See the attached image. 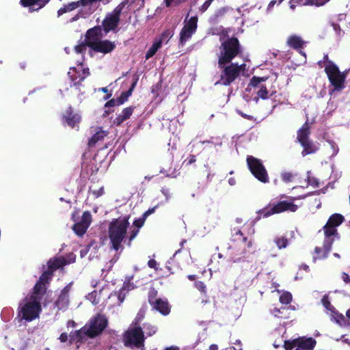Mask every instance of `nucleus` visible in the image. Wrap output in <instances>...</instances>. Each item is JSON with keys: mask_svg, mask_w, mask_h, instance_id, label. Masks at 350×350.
<instances>
[{"mask_svg": "<svg viewBox=\"0 0 350 350\" xmlns=\"http://www.w3.org/2000/svg\"><path fill=\"white\" fill-rule=\"evenodd\" d=\"M252 246V240L244 236L240 229L234 228L232 230L231 244L229 246L230 261L237 263L243 260L248 253V249Z\"/></svg>", "mask_w": 350, "mask_h": 350, "instance_id": "nucleus-1", "label": "nucleus"}, {"mask_svg": "<svg viewBox=\"0 0 350 350\" xmlns=\"http://www.w3.org/2000/svg\"><path fill=\"white\" fill-rule=\"evenodd\" d=\"M129 226V217L113 219L109 225L108 237L111 248L115 251L122 250V241L125 239Z\"/></svg>", "mask_w": 350, "mask_h": 350, "instance_id": "nucleus-2", "label": "nucleus"}, {"mask_svg": "<svg viewBox=\"0 0 350 350\" xmlns=\"http://www.w3.org/2000/svg\"><path fill=\"white\" fill-rule=\"evenodd\" d=\"M218 67L230 64L233 59L242 53L241 46L237 38H227L221 42L219 48Z\"/></svg>", "mask_w": 350, "mask_h": 350, "instance_id": "nucleus-3", "label": "nucleus"}, {"mask_svg": "<svg viewBox=\"0 0 350 350\" xmlns=\"http://www.w3.org/2000/svg\"><path fill=\"white\" fill-rule=\"evenodd\" d=\"M284 197L286 198V200H280L272 204H269L265 208L258 211L256 212L258 215L256 217V219L260 220L262 217L266 218L271 215L284 212H296L298 209V206L294 203L295 198L282 195L280 199Z\"/></svg>", "mask_w": 350, "mask_h": 350, "instance_id": "nucleus-4", "label": "nucleus"}, {"mask_svg": "<svg viewBox=\"0 0 350 350\" xmlns=\"http://www.w3.org/2000/svg\"><path fill=\"white\" fill-rule=\"evenodd\" d=\"M345 220V217L342 215L334 213L330 215L327 223L323 227L327 250H329L330 244L334 242L336 238L338 239L340 238L337 227L342 224Z\"/></svg>", "mask_w": 350, "mask_h": 350, "instance_id": "nucleus-5", "label": "nucleus"}, {"mask_svg": "<svg viewBox=\"0 0 350 350\" xmlns=\"http://www.w3.org/2000/svg\"><path fill=\"white\" fill-rule=\"evenodd\" d=\"M145 339L144 332L139 325L128 329L122 338L124 345L132 349H144Z\"/></svg>", "mask_w": 350, "mask_h": 350, "instance_id": "nucleus-6", "label": "nucleus"}, {"mask_svg": "<svg viewBox=\"0 0 350 350\" xmlns=\"http://www.w3.org/2000/svg\"><path fill=\"white\" fill-rule=\"evenodd\" d=\"M42 310L41 304L35 299L27 300L26 298L24 302H21L18 307V315L22 319L30 322L39 317Z\"/></svg>", "mask_w": 350, "mask_h": 350, "instance_id": "nucleus-7", "label": "nucleus"}, {"mask_svg": "<svg viewBox=\"0 0 350 350\" xmlns=\"http://www.w3.org/2000/svg\"><path fill=\"white\" fill-rule=\"evenodd\" d=\"M221 69L219 83L225 86L232 84L239 78L241 71L245 70V64L239 65L237 63H230L228 65L224 64L223 67H219ZM219 83L217 82L216 84Z\"/></svg>", "mask_w": 350, "mask_h": 350, "instance_id": "nucleus-8", "label": "nucleus"}, {"mask_svg": "<svg viewBox=\"0 0 350 350\" xmlns=\"http://www.w3.org/2000/svg\"><path fill=\"white\" fill-rule=\"evenodd\" d=\"M246 163L251 174L260 182L267 183L269 182V177L267 171L262 161L252 155L246 158Z\"/></svg>", "mask_w": 350, "mask_h": 350, "instance_id": "nucleus-9", "label": "nucleus"}, {"mask_svg": "<svg viewBox=\"0 0 350 350\" xmlns=\"http://www.w3.org/2000/svg\"><path fill=\"white\" fill-rule=\"evenodd\" d=\"M325 72L334 90L341 91L345 88V77L340 75L338 67L333 62H329V65L325 67Z\"/></svg>", "mask_w": 350, "mask_h": 350, "instance_id": "nucleus-10", "label": "nucleus"}, {"mask_svg": "<svg viewBox=\"0 0 350 350\" xmlns=\"http://www.w3.org/2000/svg\"><path fill=\"white\" fill-rule=\"evenodd\" d=\"M269 79L268 77H256L253 76L249 83V86L258 89L256 92V94L258 98H260L262 100H267L269 97L273 96L276 94V90L273 88L272 86L269 90L267 85L262 84V82H265Z\"/></svg>", "mask_w": 350, "mask_h": 350, "instance_id": "nucleus-11", "label": "nucleus"}, {"mask_svg": "<svg viewBox=\"0 0 350 350\" xmlns=\"http://www.w3.org/2000/svg\"><path fill=\"white\" fill-rule=\"evenodd\" d=\"M108 321L105 315L98 314L90 321L88 329L89 338H93L100 335L107 327Z\"/></svg>", "mask_w": 350, "mask_h": 350, "instance_id": "nucleus-12", "label": "nucleus"}, {"mask_svg": "<svg viewBox=\"0 0 350 350\" xmlns=\"http://www.w3.org/2000/svg\"><path fill=\"white\" fill-rule=\"evenodd\" d=\"M198 17L191 16L185 23L180 32L179 44L183 46L196 33L198 28Z\"/></svg>", "mask_w": 350, "mask_h": 350, "instance_id": "nucleus-13", "label": "nucleus"}, {"mask_svg": "<svg viewBox=\"0 0 350 350\" xmlns=\"http://www.w3.org/2000/svg\"><path fill=\"white\" fill-rule=\"evenodd\" d=\"M81 120V116L78 113L75 112L71 106L68 107L62 114V121L63 124L68 125L72 129L76 128L78 130Z\"/></svg>", "mask_w": 350, "mask_h": 350, "instance_id": "nucleus-14", "label": "nucleus"}, {"mask_svg": "<svg viewBox=\"0 0 350 350\" xmlns=\"http://www.w3.org/2000/svg\"><path fill=\"white\" fill-rule=\"evenodd\" d=\"M92 222V215L89 211H85L81 217V220L72 226V230L76 234L82 237L87 231Z\"/></svg>", "mask_w": 350, "mask_h": 350, "instance_id": "nucleus-15", "label": "nucleus"}, {"mask_svg": "<svg viewBox=\"0 0 350 350\" xmlns=\"http://www.w3.org/2000/svg\"><path fill=\"white\" fill-rule=\"evenodd\" d=\"M72 283L67 284L61 291L57 299L54 302L55 306L58 310H66L69 306V293L71 290Z\"/></svg>", "mask_w": 350, "mask_h": 350, "instance_id": "nucleus-16", "label": "nucleus"}, {"mask_svg": "<svg viewBox=\"0 0 350 350\" xmlns=\"http://www.w3.org/2000/svg\"><path fill=\"white\" fill-rule=\"evenodd\" d=\"M89 47L94 51L107 54L112 52L116 49V44L109 40H100L98 42L89 43Z\"/></svg>", "mask_w": 350, "mask_h": 350, "instance_id": "nucleus-17", "label": "nucleus"}, {"mask_svg": "<svg viewBox=\"0 0 350 350\" xmlns=\"http://www.w3.org/2000/svg\"><path fill=\"white\" fill-rule=\"evenodd\" d=\"M111 0H79V5L81 10L85 12L84 15L90 16L93 14L99 7L100 2L104 4L109 3Z\"/></svg>", "mask_w": 350, "mask_h": 350, "instance_id": "nucleus-18", "label": "nucleus"}, {"mask_svg": "<svg viewBox=\"0 0 350 350\" xmlns=\"http://www.w3.org/2000/svg\"><path fill=\"white\" fill-rule=\"evenodd\" d=\"M119 25L120 21L107 13L100 26L105 34L107 35L110 31L118 32Z\"/></svg>", "mask_w": 350, "mask_h": 350, "instance_id": "nucleus-19", "label": "nucleus"}, {"mask_svg": "<svg viewBox=\"0 0 350 350\" xmlns=\"http://www.w3.org/2000/svg\"><path fill=\"white\" fill-rule=\"evenodd\" d=\"M103 36L102 28L100 25L94 26L92 28L89 29L85 33V39L87 44L89 46L90 42H98L100 41V38Z\"/></svg>", "mask_w": 350, "mask_h": 350, "instance_id": "nucleus-20", "label": "nucleus"}, {"mask_svg": "<svg viewBox=\"0 0 350 350\" xmlns=\"http://www.w3.org/2000/svg\"><path fill=\"white\" fill-rule=\"evenodd\" d=\"M317 341L312 337H299L297 338V346L295 350H314Z\"/></svg>", "mask_w": 350, "mask_h": 350, "instance_id": "nucleus-21", "label": "nucleus"}, {"mask_svg": "<svg viewBox=\"0 0 350 350\" xmlns=\"http://www.w3.org/2000/svg\"><path fill=\"white\" fill-rule=\"evenodd\" d=\"M150 306L154 310L158 311L163 316L169 314L171 311V306L166 299L159 298L157 301H154L153 305Z\"/></svg>", "mask_w": 350, "mask_h": 350, "instance_id": "nucleus-22", "label": "nucleus"}, {"mask_svg": "<svg viewBox=\"0 0 350 350\" xmlns=\"http://www.w3.org/2000/svg\"><path fill=\"white\" fill-rule=\"evenodd\" d=\"M286 43L289 47L298 50L301 54L304 55V56L306 55L305 53L302 51L305 42L300 36L297 35H291L288 38Z\"/></svg>", "mask_w": 350, "mask_h": 350, "instance_id": "nucleus-23", "label": "nucleus"}, {"mask_svg": "<svg viewBox=\"0 0 350 350\" xmlns=\"http://www.w3.org/2000/svg\"><path fill=\"white\" fill-rule=\"evenodd\" d=\"M86 336H88L89 338L88 329L85 325V326H83L80 329L76 330L70 334L69 342L70 345H72L74 342L81 343V342H83V340H85Z\"/></svg>", "mask_w": 350, "mask_h": 350, "instance_id": "nucleus-24", "label": "nucleus"}, {"mask_svg": "<svg viewBox=\"0 0 350 350\" xmlns=\"http://www.w3.org/2000/svg\"><path fill=\"white\" fill-rule=\"evenodd\" d=\"M135 109V106H129L124 108L122 113L114 119L113 124L116 126H120L125 120L130 118Z\"/></svg>", "mask_w": 350, "mask_h": 350, "instance_id": "nucleus-25", "label": "nucleus"}, {"mask_svg": "<svg viewBox=\"0 0 350 350\" xmlns=\"http://www.w3.org/2000/svg\"><path fill=\"white\" fill-rule=\"evenodd\" d=\"M46 293V287L44 284L36 282L33 288L32 294L30 295V299H35L41 301L42 297Z\"/></svg>", "mask_w": 350, "mask_h": 350, "instance_id": "nucleus-26", "label": "nucleus"}, {"mask_svg": "<svg viewBox=\"0 0 350 350\" xmlns=\"http://www.w3.org/2000/svg\"><path fill=\"white\" fill-rule=\"evenodd\" d=\"M325 238L323 241V247H316L314 248V255L313 256V261L315 262L317 260H321V259H325L328 256V254H329L333 243L330 244V247L329 250H327V248L325 247Z\"/></svg>", "mask_w": 350, "mask_h": 350, "instance_id": "nucleus-27", "label": "nucleus"}, {"mask_svg": "<svg viewBox=\"0 0 350 350\" xmlns=\"http://www.w3.org/2000/svg\"><path fill=\"white\" fill-rule=\"evenodd\" d=\"M310 135V126L306 121L301 127L297 131V139L299 144L304 143L310 140L309 136Z\"/></svg>", "mask_w": 350, "mask_h": 350, "instance_id": "nucleus-28", "label": "nucleus"}, {"mask_svg": "<svg viewBox=\"0 0 350 350\" xmlns=\"http://www.w3.org/2000/svg\"><path fill=\"white\" fill-rule=\"evenodd\" d=\"M48 271L53 274V272L59 268H62L64 266L66 265V262H65V258L63 256L55 258L53 259H50L48 262Z\"/></svg>", "mask_w": 350, "mask_h": 350, "instance_id": "nucleus-29", "label": "nucleus"}, {"mask_svg": "<svg viewBox=\"0 0 350 350\" xmlns=\"http://www.w3.org/2000/svg\"><path fill=\"white\" fill-rule=\"evenodd\" d=\"M321 303L323 306L332 313L333 317L336 319L337 322L343 319V316L338 312L336 308L331 304L327 295H324L321 299Z\"/></svg>", "mask_w": 350, "mask_h": 350, "instance_id": "nucleus-30", "label": "nucleus"}, {"mask_svg": "<svg viewBox=\"0 0 350 350\" xmlns=\"http://www.w3.org/2000/svg\"><path fill=\"white\" fill-rule=\"evenodd\" d=\"M300 144L303 147V150L301 152V155L303 157H305L308 154H314L319 150L318 146L316 145L310 139Z\"/></svg>", "mask_w": 350, "mask_h": 350, "instance_id": "nucleus-31", "label": "nucleus"}, {"mask_svg": "<svg viewBox=\"0 0 350 350\" xmlns=\"http://www.w3.org/2000/svg\"><path fill=\"white\" fill-rule=\"evenodd\" d=\"M137 81H138V78L136 77L133 80L130 88L127 91L122 92L121 93L120 96L117 98L118 99V105H121L124 104L126 101H127L129 97L130 96H131L132 92L137 85Z\"/></svg>", "mask_w": 350, "mask_h": 350, "instance_id": "nucleus-32", "label": "nucleus"}, {"mask_svg": "<svg viewBox=\"0 0 350 350\" xmlns=\"http://www.w3.org/2000/svg\"><path fill=\"white\" fill-rule=\"evenodd\" d=\"M107 131L103 130L97 131L90 139H89L88 146H94L98 142L103 140L105 137L107 135Z\"/></svg>", "mask_w": 350, "mask_h": 350, "instance_id": "nucleus-33", "label": "nucleus"}, {"mask_svg": "<svg viewBox=\"0 0 350 350\" xmlns=\"http://www.w3.org/2000/svg\"><path fill=\"white\" fill-rule=\"evenodd\" d=\"M50 0H21V4L26 8L30 7L34 5H38L39 8H43Z\"/></svg>", "mask_w": 350, "mask_h": 350, "instance_id": "nucleus-34", "label": "nucleus"}, {"mask_svg": "<svg viewBox=\"0 0 350 350\" xmlns=\"http://www.w3.org/2000/svg\"><path fill=\"white\" fill-rule=\"evenodd\" d=\"M79 7H80V5H79V1L69 3L67 5H64L63 8H61L57 11V15H58V16H59L68 12L72 11Z\"/></svg>", "mask_w": 350, "mask_h": 350, "instance_id": "nucleus-35", "label": "nucleus"}, {"mask_svg": "<svg viewBox=\"0 0 350 350\" xmlns=\"http://www.w3.org/2000/svg\"><path fill=\"white\" fill-rule=\"evenodd\" d=\"M161 40H156L146 53V59L153 57L157 51L161 47Z\"/></svg>", "mask_w": 350, "mask_h": 350, "instance_id": "nucleus-36", "label": "nucleus"}, {"mask_svg": "<svg viewBox=\"0 0 350 350\" xmlns=\"http://www.w3.org/2000/svg\"><path fill=\"white\" fill-rule=\"evenodd\" d=\"M273 242L279 250L286 248L288 245V239L285 236H277L274 238Z\"/></svg>", "mask_w": 350, "mask_h": 350, "instance_id": "nucleus-37", "label": "nucleus"}, {"mask_svg": "<svg viewBox=\"0 0 350 350\" xmlns=\"http://www.w3.org/2000/svg\"><path fill=\"white\" fill-rule=\"evenodd\" d=\"M126 4L127 1H124L121 2L113 9V10L111 12H109L108 14L120 21V16Z\"/></svg>", "mask_w": 350, "mask_h": 350, "instance_id": "nucleus-38", "label": "nucleus"}, {"mask_svg": "<svg viewBox=\"0 0 350 350\" xmlns=\"http://www.w3.org/2000/svg\"><path fill=\"white\" fill-rule=\"evenodd\" d=\"M82 73H83V77H81L80 78V80L79 81H76L77 80V77L76 76H73V75H70V79L71 81L73 82V85L74 86H79L81 83V82L88 77L90 75V70H89V68H84L82 69Z\"/></svg>", "mask_w": 350, "mask_h": 350, "instance_id": "nucleus-39", "label": "nucleus"}, {"mask_svg": "<svg viewBox=\"0 0 350 350\" xmlns=\"http://www.w3.org/2000/svg\"><path fill=\"white\" fill-rule=\"evenodd\" d=\"M174 27L167 29L162 33L160 38H159L158 40H161V44L163 42H165V43H167L170 40V39L174 36Z\"/></svg>", "mask_w": 350, "mask_h": 350, "instance_id": "nucleus-40", "label": "nucleus"}, {"mask_svg": "<svg viewBox=\"0 0 350 350\" xmlns=\"http://www.w3.org/2000/svg\"><path fill=\"white\" fill-rule=\"evenodd\" d=\"M52 275L53 273L46 270L41 274L37 282L46 286V284H48L51 280Z\"/></svg>", "mask_w": 350, "mask_h": 350, "instance_id": "nucleus-41", "label": "nucleus"}, {"mask_svg": "<svg viewBox=\"0 0 350 350\" xmlns=\"http://www.w3.org/2000/svg\"><path fill=\"white\" fill-rule=\"evenodd\" d=\"M157 295L158 292L155 288H152L150 289L148 295V300L150 305H153L154 304V301L159 299Z\"/></svg>", "mask_w": 350, "mask_h": 350, "instance_id": "nucleus-42", "label": "nucleus"}, {"mask_svg": "<svg viewBox=\"0 0 350 350\" xmlns=\"http://www.w3.org/2000/svg\"><path fill=\"white\" fill-rule=\"evenodd\" d=\"M292 299V295L289 292H284L280 296V301L283 304H290Z\"/></svg>", "mask_w": 350, "mask_h": 350, "instance_id": "nucleus-43", "label": "nucleus"}, {"mask_svg": "<svg viewBox=\"0 0 350 350\" xmlns=\"http://www.w3.org/2000/svg\"><path fill=\"white\" fill-rule=\"evenodd\" d=\"M290 7L294 9L296 6L303 5H311L310 0H291L289 1Z\"/></svg>", "mask_w": 350, "mask_h": 350, "instance_id": "nucleus-44", "label": "nucleus"}, {"mask_svg": "<svg viewBox=\"0 0 350 350\" xmlns=\"http://www.w3.org/2000/svg\"><path fill=\"white\" fill-rule=\"evenodd\" d=\"M297 346V338L293 340H287L284 342L283 347L285 350H292L293 349H296Z\"/></svg>", "mask_w": 350, "mask_h": 350, "instance_id": "nucleus-45", "label": "nucleus"}, {"mask_svg": "<svg viewBox=\"0 0 350 350\" xmlns=\"http://www.w3.org/2000/svg\"><path fill=\"white\" fill-rule=\"evenodd\" d=\"M144 328L145 331L146 332V334L149 336L154 335L157 332V328L156 326L150 325L149 323H144Z\"/></svg>", "mask_w": 350, "mask_h": 350, "instance_id": "nucleus-46", "label": "nucleus"}, {"mask_svg": "<svg viewBox=\"0 0 350 350\" xmlns=\"http://www.w3.org/2000/svg\"><path fill=\"white\" fill-rule=\"evenodd\" d=\"M294 175L289 172H284L281 174L282 180L284 183H290L293 180Z\"/></svg>", "mask_w": 350, "mask_h": 350, "instance_id": "nucleus-47", "label": "nucleus"}, {"mask_svg": "<svg viewBox=\"0 0 350 350\" xmlns=\"http://www.w3.org/2000/svg\"><path fill=\"white\" fill-rule=\"evenodd\" d=\"M88 46L87 44V42L85 40L84 42H82L78 45L75 46V51L77 53H83L86 51V47Z\"/></svg>", "mask_w": 350, "mask_h": 350, "instance_id": "nucleus-48", "label": "nucleus"}, {"mask_svg": "<svg viewBox=\"0 0 350 350\" xmlns=\"http://www.w3.org/2000/svg\"><path fill=\"white\" fill-rule=\"evenodd\" d=\"M194 286L201 293L206 294V286L202 281L195 282Z\"/></svg>", "mask_w": 350, "mask_h": 350, "instance_id": "nucleus-49", "label": "nucleus"}, {"mask_svg": "<svg viewBox=\"0 0 350 350\" xmlns=\"http://www.w3.org/2000/svg\"><path fill=\"white\" fill-rule=\"evenodd\" d=\"M90 192H91L95 198H99L105 193L104 187L101 186L98 189H92L90 187Z\"/></svg>", "mask_w": 350, "mask_h": 350, "instance_id": "nucleus-50", "label": "nucleus"}, {"mask_svg": "<svg viewBox=\"0 0 350 350\" xmlns=\"http://www.w3.org/2000/svg\"><path fill=\"white\" fill-rule=\"evenodd\" d=\"M139 230V229L134 228L130 232V234L128 237V243L127 245L130 246L131 245L132 241L136 237V236L138 234Z\"/></svg>", "mask_w": 350, "mask_h": 350, "instance_id": "nucleus-51", "label": "nucleus"}, {"mask_svg": "<svg viewBox=\"0 0 350 350\" xmlns=\"http://www.w3.org/2000/svg\"><path fill=\"white\" fill-rule=\"evenodd\" d=\"M146 218H145L143 215L142 217L139 218V219H135L134 221H133V225L137 228V229H139L141 227L143 226V225L144 224V222H145V220H146Z\"/></svg>", "mask_w": 350, "mask_h": 350, "instance_id": "nucleus-52", "label": "nucleus"}, {"mask_svg": "<svg viewBox=\"0 0 350 350\" xmlns=\"http://www.w3.org/2000/svg\"><path fill=\"white\" fill-rule=\"evenodd\" d=\"M84 14H85V12L83 11V10L81 9L78 12V13L70 20V22H74V21H77L81 17V18H86V17L89 16L88 15H84Z\"/></svg>", "mask_w": 350, "mask_h": 350, "instance_id": "nucleus-53", "label": "nucleus"}, {"mask_svg": "<svg viewBox=\"0 0 350 350\" xmlns=\"http://www.w3.org/2000/svg\"><path fill=\"white\" fill-rule=\"evenodd\" d=\"M213 0H206L205 2L202 4V5L200 8V11L201 12H204L207 10V9L211 5V3Z\"/></svg>", "mask_w": 350, "mask_h": 350, "instance_id": "nucleus-54", "label": "nucleus"}, {"mask_svg": "<svg viewBox=\"0 0 350 350\" xmlns=\"http://www.w3.org/2000/svg\"><path fill=\"white\" fill-rule=\"evenodd\" d=\"M329 0H310V4L312 5L322 6L327 3Z\"/></svg>", "mask_w": 350, "mask_h": 350, "instance_id": "nucleus-55", "label": "nucleus"}, {"mask_svg": "<svg viewBox=\"0 0 350 350\" xmlns=\"http://www.w3.org/2000/svg\"><path fill=\"white\" fill-rule=\"evenodd\" d=\"M75 260L76 255L74 254L73 253H70L68 255L67 258H65V262H66V265L73 263L75 262Z\"/></svg>", "mask_w": 350, "mask_h": 350, "instance_id": "nucleus-56", "label": "nucleus"}, {"mask_svg": "<svg viewBox=\"0 0 350 350\" xmlns=\"http://www.w3.org/2000/svg\"><path fill=\"white\" fill-rule=\"evenodd\" d=\"M114 106H118V99H114V98H112L109 100H108L105 104V107H114Z\"/></svg>", "mask_w": 350, "mask_h": 350, "instance_id": "nucleus-57", "label": "nucleus"}, {"mask_svg": "<svg viewBox=\"0 0 350 350\" xmlns=\"http://www.w3.org/2000/svg\"><path fill=\"white\" fill-rule=\"evenodd\" d=\"M185 1L186 0H164V2L166 7H170L173 2H174L176 5H178L182 2H185Z\"/></svg>", "mask_w": 350, "mask_h": 350, "instance_id": "nucleus-58", "label": "nucleus"}, {"mask_svg": "<svg viewBox=\"0 0 350 350\" xmlns=\"http://www.w3.org/2000/svg\"><path fill=\"white\" fill-rule=\"evenodd\" d=\"M148 265L150 268L154 269L155 270L158 269L157 262L154 259H150L148 262Z\"/></svg>", "mask_w": 350, "mask_h": 350, "instance_id": "nucleus-59", "label": "nucleus"}, {"mask_svg": "<svg viewBox=\"0 0 350 350\" xmlns=\"http://www.w3.org/2000/svg\"><path fill=\"white\" fill-rule=\"evenodd\" d=\"M125 291V286H124L120 291L119 293H118V300L120 301V303H122L124 299V295L125 294L124 293L123 294V292Z\"/></svg>", "mask_w": 350, "mask_h": 350, "instance_id": "nucleus-60", "label": "nucleus"}, {"mask_svg": "<svg viewBox=\"0 0 350 350\" xmlns=\"http://www.w3.org/2000/svg\"><path fill=\"white\" fill-rule=\"evenodd\" d=\"M228 10V8H222L219 10H218L216 12V16L217 17L219 16H223L225 15V14L227 12V11Z\"/></svg>", "mask_w": 350, "mask_h": 350, "instance_id": "nucleus-61", "label": "nucleus"}, {"mask_svg": "<svg viewBox=\"0 0 350 350\" xmlns=\"http://www.w3.org/2000/svg\"><path fill=\"white\" fill-rule=\"evenodd\" d=\"M185 161L187 162V165H191L196 161V156L191 154Z\"/></svg>", "mask_w": 350, "mask_h": 350, "instance_id": "nucleus-62", "label": "nucleus"}, {"mask_svg": "<svg viewBox=\"0 0 350 350\" xmlns=\"http://www.w3.org/2000/svg\"><path fill=\"white\" fill-rule=\"evenodd\" d=\"M68 339V336L67 333H62L59 337V340L61 342H66Z\"/></svg>", "mask_w": 350, "mask_h": 350, "instance_id": "nucleus-63", "label": "nucleus"}, {"mask_svg": "<svg viewBox=\"0 0 350 350\" xmlns=\"http://www.w3.org/2000/svg\"><path fill=\"white\" fill-rule=\"evenodd\" d=\"M342 279L346 284L350 283V276L347 273H342Z\"/></svg>", "mask_w": 350, "mask_h": 350, "instance_id": "nucleus-64", "label": "nucleus"}]
</instances>
